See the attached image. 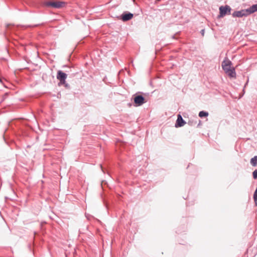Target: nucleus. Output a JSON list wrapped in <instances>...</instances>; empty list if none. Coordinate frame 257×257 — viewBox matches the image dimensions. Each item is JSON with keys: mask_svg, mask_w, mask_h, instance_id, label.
<instances>
[{"mask_svg": "<svg viewBox=\"0 0 257 257\" xmlns=\"http://www.w3.org/2000/svg\"><path fill=\"white\" fill-rule=\"evenodd\" d=\"M222 68L230 77L235 78L236 73L235 69L232 67V62L227 58H225L222 62Z\"/></svg>", "mask_w": 257, "mask_h": 257, "instance_id": "obj_1", "label": "nucleus"}, {"mask_svg": "<svg viewBox=\"0 0 257 257\" xmlns=\"http://www.w3.org/2000/svg\"><path fill=\"white\" fill-rule=\"evenodd\" d=\"M45 5L48 7L59 9L64 7L65 6V3L60 1L47 2L45 3Z\"/></svg>", "mask_w": 257, "mask_h": 257, "instance_id": "obj_2", "label": "nucleus"}, {"mask_svg": "<svg viewBox=\"0 0 257 257\" xmlns=\"http://www.w3.org/2000/svg\"><path fill=\"white\" fill-rule=\"evenodd\" d=\"M231 8L229 6H221L219 7V18H223L226 15H229L231 12Z\"/></svg>", "mask_w": 257, "mask_h": 257, "instance_id": "obj_3", "label": "nucleus"}, {"mask_svg": "<svg viewBox=\"0 0 257 257\" xmlns=\"http://www.w3.org/2000/svg\"><path fill=\"white\" fill-rule=\"evenodd\" d=\"M134 100L135 103L134 105L135 106H141L146 102L145 98L142 95L135 96L134 98Z\"/></svg>", "mask_w": 257, "mask_h": 257, "instance_id": "obj_4", "label": "nucleus"}, {"mask_svg": "<svg viewBox=\"0 0 257 257\" xmlns=\"http://www.w3.org/2000/svg\"><path fill=\"white\" fill-rule=\"evenodd\" d=\"M67 74L61 70L57 72V79L60 81L59 84H65L66 83V79Z\"/></svg>", "mask_w": 257, "mask_h": 257, "instance_id": "obj_5", "label": "nucleus"}, {"mask_svg": "<svg viewBox=\"0 0 257 257\" xmlns=\"http://www.w3.org/2000/svg\"><path fill=\"white\" fill-rule=\"evenodd\" d=\"M233 18H242L243 17L248 16L246 9L241 10L240 11H235L232 14Z\"/></svg>", "mask_w": 257, "mask_h": 257, "instance_id": "obj_6", "label": "nucleus"}, {"mask_svg": "<svg viewBox=\"0 0 257 257\" xmlns=\"http://www.w3.org/2000/svg\"><path fill=\"white\" fill-rule=\"evenodd\" d=\"M185 124V122L183 120L182 116L180 114H178L177 116V119L175 124L176 127H181L183 126Z\"/></svg>", "mask_w": 257, "mask_h": 257, "instance_id": "obj_7", "label": "nucleus"}, {"mask_svg": "<svg viewBox=\"0 0 257 257\" xmlns=\"http://www.w3.org/2000/svg\"><path fill=\"white\" fill-rule=\"evenodd\" d=\"M248 16L257 11V4L253 5L251 7L246 9Z\"/></svg>", "mask_w": 257, "mask_h": 257, "instance_id": "obj_8", "label": "nucleus"}, {"mask_svg": "<svg viewBox=\"0 0 257 257\" xmlns=\"http://www.w3.org/2000/svg\"><path fill=\"white\" fill-rule=\"evenodd\" d=\"M133 17V14L131 13L124 14L121 15V19L123 21L125 22L132 19Z\"/></svg>", "mask_w": 257, "mask_h": 257, "instance_id": "obj_9", "label": "nucleus"}, {"mask_svg": "<svg viewBox=\"0 0 257 257\" xmlns=\"http://www.w3.org/2000/svg\"><path fill=\"white\" fill-rule=\"evenodd\" d=\"M250 164L253 166H255L257 165V156H254L251 159Z\"/></svg>", "mask_w": 257, "mask_h": 257, "instance_id": "obj_10", "label": "nucleus"}, {"mask_svg": "<svg viewBox=\"0 0 257 257\" xmlns=\"http://www.w3.org/2000/svg\"><path fill=\"white\" fill-rule=\"evenodd\" d=\"M208 115V113L204 111H201L199 113V116L200 117H206Z\"/></svg>", "mask_w": 257, "mask_h": 257, "instance_id": "obj_11", "label": "nucleus"}, {"mask_svg": "<svg viewBox=\"0 0 257 257\" xmlns=\"http://www.w3.org/2000/svg\"><path fill=\"white\" fill-rule=\"evenodd\" d=\"M13 194V196L12 197H5V199L7 200L8 199H10V200H15L17 197V194Z\"/></svg>", "mask_w": 257, "mask_h": 257, "instance_id": "obj_12", "label": "nucleus"}, {"mask_svg": "<svg viewBox=\"0 0 257 257\" xmlns=\"http://www.w3.org/2000/svg\"><path fill=\"white\" fill-rule=\"evenodd\" d=\"M253 199L255 206H257V194H253Z\"/></svg>", "mask_w": 257, "mask_h": 257, "instance_id": "obj_13", "label": "nucleus"}, {"mask_svg": "<svg viewBox=\"0 0 257 257\" xmlns=\"http://www.w3.org/2000/svg\"><path fill=\"white\" fill-rule=\"evenodd\" d=\"M252 175L254 179H257V170H255L253 172Z\"/></svg>", "mask_w": 257, "mask_h": 257, "instance_id": "obj_14", "label": "nucleus"}, {"mask_svg": "<svg viewBox=\"0 0 257 257\" xmlns=\"http://www.w3.org/2000/svg\"><path fill=\"white\" fill-rule=\"evenodd\" d=\"M201 32H202V35H204V30H202L201 31Z\"/></svg>", "mask_w": 257, "mask_h": 257, "instance_id": "obj_15", "label": "nucleus"}, {"mask_svg": "<svg viewBox=\"0 0 257 257\" xmlns=\"http://www.w3.org/2000/svg\"><path fill=\"white\" fill-rule=\"evenodd\" d=\"M183 198H184V199H186L187 198V196H186V197L183 196Z\"/></svg>", "mask_w": 257, "mask_h": 257, "instance_id": "obj_16", "label": "nucleus"}, {"mask_svg": "<svg viewBox=\"0 0 257 257\" xmlns=\"http://www.w3.org/2000/svg\"><path fill=\"white\" fill-rule=\"evenodd\" d=\"M254 193H257V187H256V190H255V191Z\"/></svg>", "mask_w": 257, "mask_h": 257, "instance_id": "obj_17", "label": "nucleus"}]
</instances>
